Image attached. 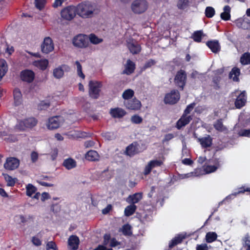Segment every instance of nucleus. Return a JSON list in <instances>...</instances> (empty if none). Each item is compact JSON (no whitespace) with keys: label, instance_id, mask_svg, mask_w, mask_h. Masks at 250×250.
I'll use <instances>...</instances> for the list:
<instances>
[{"label":"nucleus","instance_id":"f257e3e1","mask_svg":"<svg viewBox=\"0 0 250 250\" xmlns=\"http://www.w3.org/2000/svg\"><path fill=\"white\" fill-rule=\"evenodd\" d=\"M77 14L83 19L92 18L98 15L100 9L96 4L84 1L78 4L76 6Z\"/></svg>","mask_w":250,"mask_h":250},{"label":"nucleus","instance_id":"f03ea898","mask_svg":"<svg viewBox=\"0 0 250 250\" xmlns=\"http://www.w3.org/2000/svg\"><path fill=\"white\" fill-rule=\"evenodd\" d=\"M89 94L90 97L97 99L100 96L102 83L98 81H90L89 82Z\"/></svg>","mask_w":250,"mask_h":250},{"label":"nucleus","instance_id":"7ed1b4c3","mask_svg":"<svg viewBox=\"0 0 250 250\" xmlns=\"http://www.w3.org/2000/svg\"><path fill=\"white\" fill-rule=\"evenodd\" d=\"M72 43L76 47L85 48L89 45L88 36L84 34H79L74 37Z\"/></svg>","mask_w":250,"mask_h":250},{"label":"nucleus","instance_id":"20e7f679","mask_svg":"<svg viewBox=\"0 0 250 250\" xmlns=\"http://www.w3.org/2000/svg\"><path fill=\"white\" fill-rule=\"evenodd\" d=\"M148 8V3L146 0H135L131 4V9L136 14H141Z\"/></svg>","mask_w":250,"mask_h":250},{"label":"nucleus","instance_id":"39448f33","mask_svg":"<svg viewBox=\"0 0 250 250\" xmlns=\"http://www.w3.org/2000/svg\"><path fill=\"white\" fill-rule=\"evenodd\" d=\"M37 124V120L34 118H29L20 121L16 125V127L20 130H25L27 128H31Z\"/></svg>","mask_w":250,"mask_h":250},{"label":"nucleus","instance_id":"423d86ee","mask_svg":"<svg viewBox=\"0 0 250 250\" xmlns=\"http://www.w3.org/2000/svg\"><path fill=\"white\" fill-rule=\"evenodd\" d=\"M77 14L76 6H69L63 9L61 12V17L64 20L70 21L73 19Z\"/></svg>","mask_w":250,"mask_h":250},{"label":"nucleus","instance_id":"0eeeda50","mask_svg":"<svg viewBox=\"0 0 250 250\" xmlns=\"http://www.w3.org/2000/svg\"><path fill=\"white\" fill-rule=\"evenodd\" d=\"M63 118L61 116L51 117L49 119L47 127L49 129L58 128L63 123Z\"/></svg>","mask_w":250,"mask_h":250},{"label":"nucleus","instance_id":"6e6552de","mask_svg":"<svg viewBox=\"0 0 250 250\" xmlns=\"http://www.w3.org/2000/svg\"><path fill=\"white\" fill-rule=\"evenodd\" d=\"M180 99V94L178 90H173L169 93L166 94L164 101L166 104H174Z\"/></svg>","mask_w":250,"mask_h":250},{"label":"nucleus","instance_id":"1a4fd4ad","mask_svg":"<svg viewBox=\"0 0 250 250\" xmlns=\"http://www.w3.org/2000/svg\"><path fill=\"white\" fill-rule=\"evenodd\" d=\"M187 75L184 70L178 71L174 78L175 84L179 87L183 88L186 84Z\"/></svg>","mask_w":250,"mask_h":250},{"label":"nucleus","instance_id":"9d476101","mask_svg":"<svg viewBox=\"0 0 250 250\" xmlns=\"http://www.w3.org/2000/svg\"><path fill=\"white\" fill-rule=\"evenodd\" d=\"M20 165V160L15 157H9L4 164V167L7 170H12L17 168Z\"/></svg>","mask_w":250,"mask_h":250},{"label":"nucleus","instance_id":"9b49d317","mask_svg":"<svg viewBox=\"0 0 250 250\" xmlns=\"http://www.w3.org/2000/svg\"><path fill=\"white\" fill-rule=\"evenodd\" d=\"M41 49L42 53L48 54L54 49V44L52 39L49 37H45L41 45Z\"/></svg>","mask_w":250,"mask_h":250},{"label":"nucleus","instance_id":"f8f14e48","mask_svg":"<svg viewBox=\"0 0 250 250\" xmlns=\"http://www.w3.org/2000/svg\"><path fill=\"white\" fill-rule=\"evenodd\" d=\"M70 70V67L69 66L66 64H62L53 70V76L56 79H61L64 75V72H68Z\"/></svg>","mask_w":250,"mask_h":250},{"label":"nucleus","instance_id":"ddd939ff","mask_svg":"<svg viewBox=\"0 0 250 250\" xmlns=\"http://www.w3.org/2000/svg\"><path fill=\"white\" fill-rule=\"evenodd\" d=\"M163 164V162L161 160L156 159L149 161L145 168L144 174L146 175H148L153 168L160 167Z\"/></svg>","mask_w":250,"mask_h":250},{"label":"nucleus","instance_id":"4468645a","mask_svg":"<svg viewBox=\"0 0 250 250\" xmlns=\"http://www.w3.org/2000/svg\"><path fill=\"white\" fill-rule=\"evenodd\" d=\"M124 104L127 108L134 110L140 109L141 106L140 101L136 99L125 101Z\"/></svg>","mask_w":250,"mask_h":250},{"label":"nucleus","instance_id":"2eb2a0df","mask_svg":"<svg viewBox=\"0 0 250 250\" xmlns=\"http://www.w3.org/2000/svg\"><path fill=\"white\" fill-rule=\"evenodd\" d=\"M109 113L112 117L114 118H122L126 114V111L120 107H116L111 108L109 111Z\"/></svg>","mask_w":250,"mask_h":250},{"label":"nucleus","instance_id":"dca6fc26","mask_svg":"<svg viewBox=\"0 0 250 250\" xmlns=\"http://www.w3.org/2000/svg\"><path fill=\"white\" fill-rule=\"evenodd\" d=\"M21 77L22 81L31 83L34 79L35 74L31 70H25L21 72Z\"/></svg>","mask_w":250,"mask_h":250},{"label":"nucleus","instance_id":"f3484780","mask_svg":"<svg viewBox=\"0 0 250 250\" xmlns=\"http://www.w3.org/2000/svg\"><path fill=\"white\" fill-rule=\"evenodd\" d=\"M235 23L240 28L250 30V20L247 18L237 19L235 21Z\"/></svg>","mask_w":250,"mask_h":250},{"label":"nucleus","instance_id":"a211bd4d","mask_svg":"<svg viewBox=\"0 0 250 250\" xmlns=\"http://www.w3.org/2000/svg\"><path fill=\"white\" fill-rule=\"evenodd\" d=\"M127 46L130 52L133 54H138L141 51L140 45L135 41H127Z\"/></svg>","mask_w":250,"mask_h":250},{"label":"nucleus","instance_id":"6ab92c4d","mask_svg":"<svg viewBox=\"0 0 250 250\" xmlns=\"http://www.w3.org/2000/svg\"><path fill=\"white\" fill-rule=\"evenodd\" d=\"M192 119L191 116H187L185 114H183L181 118L177 121L176 127L178 129H180L182 127L188 125Z\"/></svg>","mask_w":250,"mask_h":250},{"label":"nucleus","instance_id":"aec40b11","mask_svg":"<svg viewBox=\"0 0 250 250\" xmlns=\"http://www.w3.org/2000/svg\"><path fill=\"white\" fill-rule=\"evenodd\" d=\"M247 100L246 93L245 91L242 92L237 97L235 104L237 108H240L245 105Z\"/></svg>","mask_w":250,"mask_h":250},{"label":"nucleus","instance_id":"412c9836","mask_svg":"<svg viewBox=\"0 0 250 250\" xmlns=\"http://www.w3.org/2000/svg\"><path fill=\"white\" fill-rule=\"evenodd\" d=\"M135 68V63L130 60H127L126 64L125 65V69L123 73L127 75L132 74Z\"/></svg>","mask_w":250,"mask_h":250},{"label":"nucleus","instance_id":"4be33fe9","mask_svg":"<svg viewBox=\"0 0 250 250\" xmlns=\"http://www.w3.org/2000/svg\"><path fill=\"white\" fill-rule=\"evenodd\" d=\"M206 44L210 49L211 51L214 53L218 52L220 50V45L217 41H208L207 42Z\"/></svg>","mask_w":250,"mask_h":250},{"label":"nucleus","instance_id":"5701e85b","mask_svg":"<svg viewBox=\"0 0 250 250\" xmlns=\"http://www.w3.org/2000/svg\"><path fill=\"white\" fill-rule=\"evenodd\" d=\"M13 96L15 105L18 106L21 104L22 102V94L19 89L16 88L14 89Z\"/></svg>","mask_w":250,"mask_h":250},{"label":"nucleus","instance_id":"b1692460","mask_svg":"<svg viewBox=\"0 0 250 250\" xmlns=\"http://www.w3.org/2000/svg\"><path fill=\"white\" fill-rule=\"evenodd\" d=\"M79 243V238L75 235L71 236L68 239V245L73 250H76L78 248Z\"/></svg>","mask_w":250,"mask_h":250},{"label":"nucleus","instance_id":"393cba45","mask_svg":"<svg viewBox=\"0 0 250 250\" xmlns=\"http://www.w3.org/2000/svg\"><path fill=\"white\" fill-rule=\"evenodd\" d=\"M198 141L200 142L202 146L204 148L209 147L212 145V138L208 135L207 137H203L198 139Z\"/></svg>","mask_w":250,"mask_h":250},{"label":"nucleus","instance_id":"a878e982","mask_svg":"<svg viewBox=\"0 0 250 250\" xmlns=\"http://www.w3.org/2000/svg\"><path fill=\"white\" fill-rule=\"evenodd\" d=\"M142 199V193L139 192L136 193L132 195H129L127 199V201L134 205V204L139 202Z\"/></svg>","mask_w":250,"mask_h":250},{"label":"nucleus","instance_id":"bb28decb","mask_svg":"<svg viewBox=\"0 0 250 250\" xmlns=\"http://www.w3.org/2000/svg\"><path fill=\"white\" fill-rule=\"evenodd\" d=\"M33 64L42 70H45L48 64V61L46 59L34 61Z\"/></svg>","mask_w":250,"mask_h":250},{"label":"nucleus","instance_id":"cd10ccee","mask_svg":"<svg viewBox=\"0 0 250 250\" xmlns=\"http://www.w3.org/2000/svg\"><path fill=\"white\" fill-rule=\"evenodd\" d=\"M240 74V70L237 67H233L229 74V77L234 82H239V76Z\"/></svg>","mask_w":250,"mask_h":250},{"label":"nucleus","instance_id":"c85d7f7f","mask_svg":"<svg viewBox=\"0 0 250 250\" xmlns=\"http://www.w3.org/2000/svg\"><path fill=\"white\" fill-rule=\"evenodd\" d=\"M8 70V66L6 62L3 60H0V81L5 75Z\"/></svg>","mask_w":250,"mask_h":250},{"label":"nucleus","instance_id":"c756f323","mask_svg":"<svg viewBox=\"0 0 250 250\" xmlns=\"http://www.w3.org/2000/svg\"><path fill=\"white\" fill-rule=\"evenodd\" d=\"M85 158L89 161H95L98 160L99 156L96 151L91 150L87 152Z\"/></svg>","mask_w":250,"mask_h":250},{"label":"nucleus","instance_id":"7c9ffc66","mask_svg":"<svg viewBox=\"0 0 250 250\" xmlns=\"http://www.w3.org/2000/svg\"><path fill=\"white\" fill-rule=\"evenodd\" d=\"M230 7L229 5H226L223 8L224 12H222L220 17L224 21H228L230 18Z\"/></svg>","mask_w":250,"mask_h":250},{"label":"nucleus","instance_id":"2f4dec72","mask_svg":"<svg viewBox=\"0 0 250 250\" xmlns=\"http://www.w3.org/2000/svg\"><path fill=\"white\" fill-rule=\"evenodd\" d=\"M63 166L67 169H71L76 167V161L71 158L65 159L63 162Z\"/></svg>","mask_w":250,"mask_h":250},{"label":"nucleus","instance_id":"473e14b6","mask_svg":"<svg viewBox=\"0 0 250 250\" xmlns=\"http://www.w3.org/2000/svg\"><path fill=\"white\" fill-rule=\"evenodd\" d=\"M185 238V236L181 234L175 236L169 243V247L171 248L177 244L181 243Z\"/></svg>","mask_w":250,"mask_h":250},{"label":"nucleus","instance_id":"72a5a7b5","mask_svg":"<svg viewBox=\"0 0 250 250\" xmlns=\"http://www.w3.org/2000/svg\"><path fill=\"white\" fill-rule=\"evenodd\" d=\"M85 132H82L79 130H74L70 132L68 135L70 138H83L86 137Z\"/></svg>","mask_w":250,"mask_h":250},{"label":"nucleus","instance_id":"f704fd0d","mask_svg":"<svg viewBox=\"0 0 250 250\" xmlns=\"http://www.w3.org/2000/svg\"><path fill=\"white\" fill-rule=\"evenodd\" d=\"M204 36L203 31L199 30L194 32L192 35L191 38L195 42H200Z\"/></svg>","mask_w":250,"mask_h":250},{"label":"nucleus","instance_id":"c9c22d12","mask_svg":"<svg viewBox=\"0 0 250 250\" xmlns=\"http://www.w3.org/2000/svg\"><path fill=\"white\" fill-rule=\"evenodd\" d=\"M138 148L136 145L133 144L126 147V153L129 156H133L137 153Z\"/></svg>","mask_w":250,"mask_h":250},{"label":"nucleus","instance_id":"e433bc0d","mask_svg":"<svg viewBox=\"0 0 250 250\" xmlns=\"http://www.w3.org/2000/svg\"><path fill=\"white\" fill-rule=\"evenodd\" d=\"M88 42L93 44H98L103 42V40L102 38H100L94 34H91L88 37Z\"/></svg>","mask_w":250,"mask_h":250},{"label":"nucleus","instance_id":"4c0bfd02","mask_svg":"<svg viewBox=\"0 0 250 250\" xmlns=\"http://www.w3.org/2000/svg\"><path fill=\"white\" fill-rule=\"evenodd\" d=\"M213 126L219 131L223 132L227 130V127L223 125L221 119L217 120L214 123Z\"/></svg>","mask_w":250,"mask_h":250},{"label":"nucleus","instance_id":"58836bf2","mask_svg":"<svg viewBox=\"0 0 250 250\" xmlns=\"http://www.w3.org/2000/svg\"><path fill=\"white\" fill-rule=\"evenodd\" d=\"M136 208V206L133 204L127 206L125 209V215L126 216L132 215L135 211Z\"/></svg>","mask_w":250,"mask_h":250},{"label":"nucleus","instance_id":"ea45409f","mask_svg":"<svg viewBox=\"0 0 250 250\" xmlns=\"http://www.w3.org/2000/svg\"><path fill=\"white\" fill-rule=\"evenodd\" d=\"M240 62L243 65H247L250 64V53H245L240 58Z\"/></svg>","mask_w":250,"mask_h":250},{"label":"nucleus","instance_id":"a19ab883","mask_svg":"<svg viewBox=\"0 0 250 250\" xmlns=\"http://www.w3.org/2000/svg\"><path fill=\"white\" fill-rule=\"evenodd\" d=\"M217 235L215 232H209L206 234V240L208 243H211L217 239Z\"/></svg>","mask_w":250,"mask_h":250},{"label":"nucleus","instance_id":"79ce46f5","mask_svg":"<svg viewBox=\"0 0 250 250\" xmlns=\"http://www.w3.org/2000/svg\"><path fill=\"white\" fill-rule=\"evenodd\" d=\"M26 195L30 197H31L33 195V194L35 193V192L37 190L36 188L31 184H28L26 186Z\"/></svg>","mask_w":250,"mask_h":250},{"label":"nucleus","instance_id":"37998d69","mask_svg":"<svg viewBox=\"0 0 250 250\" xmlns=\"http://www.w3.org/2000/svg\"><path fill=\"white\" fill-rule=\"evenodd\" d=\"M245 191L250 192V188H246V189L242 190V188H240V190L238 192H236L232 193V194L229 195L228 196H227L226 198V199L223 201V202L227 201L228 200H229V199H231L232 198H234L235 196H236V195L241 193H244Z\"/></svg>","mask_w":250,"mask_h":250},{"label":"nucleus","instance_id":"c03bdc74","mask_svg":"<svg viewBox=\"0 0 250 250\" xmlns=\"http://www.w3.org/2000/svg\"><path fill=\"white\" fill-rule=\"evenodd\" d=\"M133 95L134 91L130 89H128L123 92L122 96L125 100H128L132 98Z\"/></svg>","mask_w":250,"mask_h":250},{"label":"nucleus","instance_id":"a18cd8bd","mask_svg":"<svg viewBox=\"0 0 250 250\" xmlns=\"http://www.w3.org/2000/svg\"><path fill=\"white\" fill-rule=\"evenodd\" d=\"M214 9L210 6L207 7L205 10L206 16L208 18H212L215 14Z\"/></svg>","mask_w":250,"mask_h":250},{"label":"nucleus","instance_id":"49530a36","mask_svg":"<svg viewBox=\"0 0 250 250\" xmlns=\"http://www.w3.org/2000/svg\"><path fill=\"white\" fill-rule=\"evenodd\" d=\"M122 232L125 235H130L132 233L131 231V226L128 224L124 225L122 229Z\"/></svg>","mask_w":250,"mask_h":250},{"label":"nucleus","instance_id":"de8ad7c7","mask_svg":"<svg viewBox=\"0 0 250 250\" xmlns=\"http://www.w3.org/2000/svg\"><path fill=\"white\" fill-rule=\"evenodd\" d=\"M190 0H179L177 2V7L179 9H183L186 8Z\"/></svg>","mask_w":250,"mask_h":250},{"label":"nucleus","instance_id":"09e8293b","mask_svg":"<svg viewBox=\"0 0 250 250\" xmlns=\"http://www.w3.org/2000/svg\"><path fill=\"white\" fill-rule=\"evenodd\" d=\"M75 64L77 66V71L78 75L83 79H84L85 78V75L82 72V66L81 64L78 61H76L75 62Z\"/></svg>","mask_w":250,"mask_h":250},{"label":"nucleus","instance_id":"8fccbe9b","mask_svg":"<svg viewBox=\"0 0 250 250\" xmlns=\"http://www.w3.org/2000/svg\"><path fill=\"white\" fill-rule=\"evenodd\" d=\"M4 179L7 182V185L9 187L13 186L15 185V182L14 179L8 174H3Z\"/></svg>","mask_w":250,"mask_h":250},{"label":"nucleus","instance_id":"3c124183","mask_svg":"<svg viewBox=\"0 0 250 250\" xmlns=\"http://www.w3.org/2000/svg\"><path fill=\"white\" fill-rule=\"evenodd\" d=\"M218 167L215 166L205 165L204 166V171L206 173H209L215 171Z\"/></svg>","mask_w":250,"mask_h":250},{"label":"nucleus","instance_id":"603ef678","mask_svg":"<svg viewBox=\"0 0 250 250\" xmlns=\"http://www.w3.org/2000/svg\"><path fill=\"white\" fill-rule=\"evenodd\" d=\"M130 120L133 124H140L142 122L143 119L138 115H134L131 117Z\"/></svg>","mask_w":250,"mask_h":250},{"label":"nucleus","instance_id":"864d4df0","mask_svg":"<svg viewBox=\"0 0 250 250\" xmlns=\"http://www.w3.org/2000/svg\"><path fill=\"white\" fill-rule=\"evenodd\" d=\"M46 250H58L57 245L53 241L48 242L46 246Z\"/></svg>","mask_w":250,"mask_h":250},{"label":"nucleus","instance_id":"5fc2aeb1","mask_svg":"<svg viewBox=\"0 0 250 250\" xmlns=\"http://www.w3.org/2000/svg\"><path fill=\"white\" fill-rule=\"evenodd\" d=\"M45 2V0H35V6L38 9L41 10L44 7Z\"/></svg>","mask_w":250,"mask_h":250},{"label":"nucleus","instance_id":"6e6d98bb","mask_svg":"<svg viewBox=\"0 0 250 250\" xmlns=\"http://www.w3.org/2000/svg\"><path fill=\"white\" fill-rule=\"evenodd\" d=\"M49 103L45 101H42L38 105V109L40 110H45L49 106Z\"/></svg>","mask_w":250,"mask_h":250},{"label":"nucleus","instance_id":"4d7b16f0","mask_svg":"<svg viewBox=\"0 0 250 250\" xmlns=\"http://www.w3.org/2000/svg\"><path fill=\"white\" fill-rule=\"evenodd\" d=\"M102 136L107 140H111L115 138L114 133L111 132H105L102 134Z\"/></svg>","mask_w":250,"mask_h":250},{"label":"nucleus","instance_id":"13d9d810","mask_svg":"<svg viewBox=\"0 0 250 250\" xmlns=\"http://www.w3.org/2000/svg\"><path fill=\"white\" fill-rule=\"evenodd\" d=\"M195 103H192L189 105H188L184 111V114L188 115L190 113V112L193 109L194 107L195 106Z\"/></svg>","mask_w":250,"mask_h":250},{"label":"nucleus","instance_id":"bf43d9fd","mask_svg":"<svg viewBox=\"0 0 250 250\" xmlns=\"http://www.w3.org/2000/svg\"><path fill=\"white\" fill-rule=\"evenodd\" d=\"M239 135L241 136L250 137V129H242L239 131Z\"/></svg>","mask_w":250,"mask_h":250},{"label":"nucleus","instance_id":"052dcab7","mask_svg":"<svg viewBox=\"0 0 250 250\" xmlns=\"http://www.w3.org/2000/svg\"><path fill=\"white\" fill-rule=\"evenodd\" d=\"M196 250H208V248L206 244H202L197 245Z\"/></svg>","mask_w":250,"mask_h":250},{"label":"nucleus","instance_id":"680f3d73","mask_svg":"<svg viewBox=\"0 0 250 250\" xmlns=\"http://www.w3.org/2000/svg\"><path fill=\"white\" fill-rule=\"evenodd\" d=\"M32 242L35 245L37 246H39L41 245L42 242L38 238L36 237H33L32 239Z\"/></svg>","mask_w":250,"mask_h":250},{"label":"nucleus","instance_id":"e2e57ef3","mask_svg":"<svg viewBox=\"0 0 250 250\" xmlns=\"http://www.w3.org/2000/svg\"><path fill=\"white\" fill-rule=\"evenodd\" d=\"M31 159L32 162H36L38 159V154L36 152H32L31 154Z\"/></svg>","mask_w":250,"mask_h":250},{"label":"nucleus","instance_id":"0e129e2a","mask_svg":"<svg viewBox=\"0 0 250 250\" xmlns=\"http://www.w3.org/2000/svg\"><path fill=\"white\" fill-rule=\"evenodd\" d=\"M173 137H174V135L173 134H172V133L167 134L165 136V137L163 140V142H168L169 140H171L172 138H173Z\"/></svg>","mask_w":250,"mask_h":250},{"label":"nucleus","instance_id":"69168bd1","mask_svg":"<svg viewBox=\"0 0 250 250\" xmlns=\"http://www.w3.org/2000/svg\"><path fill=\"white\" fill-rule=\"evenodd\" d=\"M94 144L95 143L93 141L89 140L85 142L84 145L85 147L88 148L94 146Z\"/></svg>","mask_w":250,"mask_h":250},{"label":"nucleus","instance_id":"338daca9","mask_svg":"<svg viewBox=\"0 0 250 250\" xmlns=\"http://www.w3.org/2000/svg\"><path fill=\"white\" fill-rule=\"evenodd\" d=\"M182 163L186 165H191L193 163V161L188 158H185L182 160Z\"/></svg>","mask_w":250,"mask_h":250},{"label":"nucleus","instance_id":"774afa93","mask_svg":"<svg viewBox=\"0 0 250 250\" xmlns=\"http://www.w3.org/2000/svg\"><path fill=\"white\" fill-rule=\"evenodd\" d=\"M155 63V62L153 60H150L145 65V68L151 67Z\"/></svg>","mask_w":250,"mask_h":250}]
</instances>
